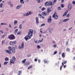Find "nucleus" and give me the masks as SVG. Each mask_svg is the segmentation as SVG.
<instances>
[{"mask_svg": "<svg viewBox=\"0 0 75 75\" xmlns=\"http://www.w3.org/2000/svg\"><path fill=\"white\" fill-rule=\"evenodd\" d=\"M26 60H27V59H23V60L22 61V63H23V64H25V62L26 61Z\"/></svg>", "mask_w": 75, "mask_h": 75, "instance_id": "21", "label": "nucleus"}, {"mask_svg": "<svg viewBox=\"0 0 75 75\" xmlns=\"http://www.w3.org/2000/svg\"><path fill=\"white\" fill-rule=\"evenodd\" d=\"M3 4L2 3H1V4L0 5V7L1 8H2V6H3Z\"/></svg>", "mask_w": 75, "mask_h": 75, "instance_id": "32", "label": "nucleus"}, {"mask_svg": "<svg viewBox=\"0 0 75 75\" xmlns=\"http://www.w3.org/2000/svg\"><path fill=\"white\" fill-rule=\"evenodd\" d=\"M66 45H68V42L67 41L66 43Z\"/></svg>", "mask_w": 75, "mask_h": 75, "instance_id": "53", "label": "nucleus"}, {"mask_svg": "<svg viewBox=\"0 0 75 75\" xmlns=\"http://www.w3.org/2000/svg\"><path fill=\"white\" fill-rule=\"evenodd\" d=\"M11 51L13 53H15L16 52V50H15V48H14V47H13L12 48V49Z\"/></svg>", "mask_w": 75, "mask_h": 75, "instance_id": "12", "label": "nucleus"}, {"mask_svg": "<svg viewBox=\"0 0 75 75\" xmlns=\"http://www.w3.org/2000/svg\"><path fill=\"white\" fill-rule=\"evenodd\" d=\"M37 59H35L34 60V61L35 62H37Z\"/></svg>", "mask_w": 75, "mask_h": 75, "instance_id": "56", "label": "nucleus"}, {"mask_svg": "<svg viewBox=\"0 0 75 75\" xmlns=\"http://www.w3.org/2000/svg\"><path fill=\"white\" fill-rule=\"evenodd\" d=\"M20 2L21 3H22V4H24V0H20Z\"/></svg>", "mask_w": 75, "mask_h": 75, "instance_id": "25", "label": "nucleus"}, {"mask_svg": "<svg viewBox=\"0 0 75 75\" xmlns=\"http://www.w3.org/2000/svg\"><path fill=\"white\" fill-rule=\"evenodd\" d=\"M52 42L53 43V44H55V42L54 41H52Z\"/></svg>", "mask_w": 75, "mask_h": 75, "instance_id": "58", "label": "nucleus"}, {"mask_svg": "<svg viewBox=\"0 0 75 75\" xmlns=\"http://www.w3.org/2000/svg\"><path fill=\"white\" fill-rule=\"evenodd\" d=\"M52 2L51 1H50L49 2H48V6H50V7H52Z\"/></svg>", "mask_w": 75, "mask_h": 75, "instance_id": "10", "label": "nucleus"}, {"mask_svg": "<svg viewBox=\"0 0 75 75\" xmlns=\"http://www.w3.org/2000/svg\"><path fill=\"white\" fill-rule=\"evenodd\" d=\"M52 8V7L50 6L49 7L47 8V14H49V13L51 12V11L50 10V9Z\"/></svg>", "mask_w": 75, "mask_h": 75, "instance_id": "6", "label": "nucleus"}, {"mask_svg": "<svg viewBox=\"0 0 75 75\" xmlns=\"http://www.w3.org/2000/svg\"><path fill=\"white\" fill-rule=\"evenodd\" d=\"M45 25V23H43L41 25V26L42 27V26H44Z\"/></svg>", "mask_w": 75, "mask_h": 75, "instance_id": "45", "label": "nucleus"}, {"mask_svg": "<svg viewBox=\"0 0 75 75\" xmlns=\"http://www.w3.org/2000/svg\"><path fill=\"white\" fill-rule=\"evenodd\" d=\"M45 10V8L43 7L41 9L42 11H44Z\"/></svg>", "mask_w": 75, "mask_h": 75, "instance_id": "43", "label": "nucleus"}, {"mask_svg": "<svg viewBox=\"0 0 75 75\" xmlns=\"http://www.w3.org/2000/svg\"><path fill=\"white\" fill-rule=\"evenodd\" d=\"M36 23H37L38 24V23H39V21L38 20V17H36Z\"/></svg>", "mask_w": 75, "mask_h": 75, "instance_id": "17", "label": "nucleus"}, {"mask_svg": "<svg viewBox=\"0 0 75 75\" xmlns=\"http://www.w3.org/2000/svg\"><path fill=\"white\" fill-rule=\"evenodd\" d=\"M68 12V10H67L65 11V13H64V14L62 16L64 17V16H65L67 14V13Z\"/></svg>", "mask_w": 75, "mask_h": 75, "instance_id": "13", "label": "nucleus"}, {"mask_svg": "<svg viewBox=\"0 0 75 75\" xmlns=\"http://www.w3.org/2000/svg\"><path fill=\"white\" fill-rule=\"evenodd\" d=\"M72 27H71V28H69V30H71V29H72Z\"/></svg>", "mask_w": 75, "mask_h": 75, "instance_id": "61", "label": "nucleus"}, {"mask_svg": "<svg viewBox=\"0 0 75 75\" xmlns=\"http://www.w3.org/2000/svg\"><path fill=\"white\" fill-rule=\"evenodd\" d=\"M6 37V34H4L2 36V37L3 38H4Z\"/></svg>", "mask_w": 75, "mask_h": 75, "instance_id": "38", "label": "nucleus"}, {"mask_svg": "<svg viewBox=\"0 0 75 75\" xmlns=\"http://www.w3.org/2000/svg\"><path fill=\"white\" fill-rule=\"evenodd\" d=\"M53 18H54L55 20H57V18H58V16H57V13H55L52 16Z\"/></svg>", "mask_w": 75, "mask_h": 75, "instance_id": "5", "label": "nucleus"}, {"mask_svg": "<svg viewBox=\"0 0 75 75\" xmlns=\"http://www.w3.org/2000/svg\"><path fill=\"white\" fill-rule=\"evenodd\" d=\"M62 66H60V71H61V70H62Z\"/></svg>", "mask_w": 75, "mask_h": 75, "instance_id": "57", "label": "nucleus"}, {"mask_svg": "<svg viewBox=\"0 0 75 75\" xmlns=\"http://www.w3.org/2000/svg\"><path fill=\"white\" fill-rule=\"evenodd\" d=\"M21 33V31H18L17 33V35H20Z\"/></svg>", "mask_w": 75, "mask_h": 75, "instance_id": "29", "label": "nucleus"}, {"mask_svg": "<svg viewBox=\"0 0 75 75\" xmlns=\"http://www.w3.org/2000/svg\"><path fill=\"white\" fill-rule=\"evenodd\" d=\"M73 4H75V1H73L72 2Z\"/></svg>", "mask_w": 75, "mask_h": 75, "instance_id": "62", "label": "nucleus"}, {"mask_svg": "<svg viewBox=\"0 0 75 75\" xmlns=\"http://www.w3.org/2000/svg\"><path fill=\"white\" fill-rule=\"evenodd\" d=\"M33 12L31 11L28 12L27 13H25L23 15L24 16H28V15L30 14H33Z\"/></svg>", "mask_w": 75, "mask_h": 75, "instance_id": "7", "label": "nucleus"}, {"mask_svg": "<svg viewBox=\"0 0 75 75\" xmlns=\"http://www.w3.org/2000/svg\"><path fill=\"white\" fill-rule=\"evenodd\" d=\"M38 16H39L40 17H41V16H42V15H41V13H39V14H38Z\"/></svg>", "mask_w": 75, "mask_h": 75, "instance_id": "47", "label": "nucleus"}, {"mask_svg": "<svg viewBox=\"0 0 75 75\" xmlns=\"http://www.w3.org/2000/svg\"><path fill=\"white\" fill-rule=\"evenodd\" d=\"M8 63V62H5L4 63V65H6V64H7Z\"/></svg>", "mask_w": 75, "mask_h": 75, "instance_id": "33", "label": "nucleus"}, {"mask_svg": "<svg viewBox=\"0 0 75 75\" xmlns=\"http://www.w3.org/2000/svg\"><path fill=\"white\" fill-rule=\"evenodd\" d=\"M62 53V52L61 51H60L59 52V54H61Z\"/></svg>", "mask_w": 75, "mask_h": 75, "instance_id": "60", "label": "nucleus"}, {"mask_svg": "<svg viewBox=\"0 0 75 75\" xmlns=\"http://www.w3.org/2000/svg\"><path fill=\"white\" fill-rule=\"evenodd\" d=\"M14 25H16L17 23V21H15L14 22Z\"/></svg>", "mask_w": 75, "mask_h": 75, "instance_id": "26", "label": "nucleus"}, {"mask_svg": "<svg viewBox=\"0 0 75 75\" xmlns=\"http://www.w3.org/2000/svg\"><path fill=\"white\" fill-rule=\"evenodd\" d=\"M57 0H54V3H56V2H57Z\"/></svg>", "mask_w": 75, "mask_h": 75, "instance_id": "50", "label": "nucleus"}, {"mask_svg": "<svg viewBox=\"0 0 75 75\" xmlns=\"http://www.w3.org/2000/svg\"><path fill=\"white\" fill-rule=\"evenodd\" d=\"M5 60H6V61H8V57H6L5 58Z\"/></svg>", "mask_w": 75, "mask_h": 75, "instance_id": "34", "label": "nucleus"}, {"mask_svg": "<svg viewBox=\"0 0 75 75\" xmlns=\"http://www.w3.org/2000/svg\"><path fill=\"white\" fill-rule=\"evenodd\" d=\"M62 57L63 58H64L65 57V53H63L62 54Z\"/></svg>", "mask_w": 75, "mask_h": 75, "instance_id": "19", "label": "nucleus"}, {"mask_svg": "<svg viewBox=\"0 0 75 75\" xmlns=\"http://www.w3.org/2000/svg\"><path fill=\"white\" fill-rule=\"evenodd\" d=\"M57 51H55L54 53H53V55H55V54H57Z\"/></svg>", "mask_w": 75, "mask_h": 75, "instance_id": "36", "label": "nucleus"}, {"mask_svg": "<svg viewBox=\"0 0 75 75\" xmlns=\"http://www.w3.org/2000/svg\"><path fill=\"white\" fill-rule=\"evenodd\" d=\"M15 31V32H16V33H17V32L18 31V29H16Z\"/></svg>", "mask_w": 75, "mask_h": 75, "instance_id": "46", "label": "nucleus"}, {"mask_svg": "<svg viewBox=\"0 0 75 75\" xmlns=\"http://www.w3.org/2000/svg\"><path fill=\"white\" fill-rule=\"evenodd\" d=\"M21 71H18V75H21Z\"/></svg>", "mask_w": 75, "mask_h": 75, "instance_id": "27", "label": "nucleus"}, {"mask_svg": "<svg viewBox=\"0 0 75 75\" xmlns=\"http://www.w3.org/2000/svg\"><path fill=\"white\" fill-rule=\"evenodd\" d=\"M45 5L46 7H47V6H48V2H46L45 3Z\"/></svg>", "mask_w": 75, "mask_h": 75, "instance_id": "20", "label": "nucleus"}, {"mask_svg": "<svg viewBox=\"0 0 75 75\" xmlns=\"http://www.w3.org/2000/svg\"><path fill=\"white\" fill-rule=\"evenodd\" d=\"M8 38L10 40H13L16 39V37L14 35H11L9 36Z\"/></svg>", "mask_w": 75, "mask_h": 75, "instance_id": "3", "label": "nucleus"}, {"mask_svg": "<svg viewBox=\"0 0 75 75\" xmlns=\"http://www.w3.org/2000/svg\"><path fill=\"white\" fill-rule=\"evenodd\" d=\"M30 68H32V66L31 65L29 66V67H28V69H30Z\"/></svg>", "mask_w": 75, "mask_h": 75, "instance_id": "30", "label": "nucleus"}, {"mask_svg": "<svg viewBox=\"0 0 75 75\" xmlns=\"http://www.w3.org/2000/svg\"><path fill=\"white\" fill-rule=\"evenodd\" d=\"M43 40H44V39L43 38H42L41 40H40L39 41V42H40V43L42 42V41H43Z\"/></svg>", "mask_w": 75, "mask_h": 75, "instance_id": "28", "label": "nucleus"}, {"mask_svg": "<svg viewBox=\"0 0 75 75\" xmlns=\"http://www.w3.org/2000/svg\"><path fill=\"white\" fill-rule=\"evenodd\" d=\"M61 6H62V7H63V8H64V4H61Z\"/></svg>", "mask_w": 75, "mask_h": 75, "instance_id": "51", "label": "nucleus"}, {"mask_svg": "<svg viewBox=\"0 0 75 75\" xmlns=\"http://www.w3.org/2000/svg\"><path fill=\"white\" fill-rule=\"evenodd\" d=\"M58 10H61V7H58Z\"/></svg>", "mask_w": 75, "mask_h": 75, "instance_id": "37", "label": "nucleus"}, {"mask_svg": "<svg viewBox=\"0 0 75 75\" xmlns=\"http://www.w3.org/2000/svg\"><path fill=\"white\" fill-rule=\"evenodd\" d=\"M0 33H1L2 34H3L4 33V32H3V31H2L1 30H0Z\"/></svg>", "mask_w": 75, "mask_h": 75, "instance_id": "52", "label": "nucleus"}, {"mask_svg": "<svg viewBox=\"0 0 75 75\" xmlns=\"http://www.w3.org/2000/svg\"><path fill=\"white\" fill-rule=\"evenodd\" d=\"M16 43H17V42L16 41H11L10 42V45H11L13 46L14 45V44H16Z\"/></svg>", "mask_w": 75, "mask_h": 75, "instance_id": "8", "label": "nucleus"}, {"mask_svg": "<svg viewBox=\"0 0 75 75\" xmlns=\"http://www.w3.org/2000/svg\"><path fill=\"white\" fill-rule=\"evenodd\" d=\"M51 21H52V20L51 19V17L50 16L48 19L47 22L49 23H51Z\"/></svg>", "mask_w": 75, "mask_h": 75, "instance_id": "11", "label": "nucleus"}, {"mask_svg": "<svg viewBox=\"0 0 75 75\" xmlns=\"http://www.w3.org/2000/svg\"><path fill=\"white\" fill-rule=\"evenodd\" d=\"M68 18L69 17V14H68L66 16Z\"/></svg>", "mask_w": 75, "mask_h": 75, "instance_id": "39", "label": "nucleus"}, {"mask_svg": "<svg viewBox=\"0 0 75 75\" xmlns=\"http://www.w3.org/2000/svg\"><path fill=\"white\" fill-rule=\"evenodd\" d=\"M25 64V65H30V62H26Z\"/></svg>", "mask_w": 75, "mask_h": 75, "instance_id": "24", "label": "nucleus"}, {"mask_svg": "<svg viewBox=\"0 0 75 75\" xmlns=\"http://www.w3.org/2000/svg\"><path fill=\"white\" fill-rule=\"evenodd\" d=\"M12 60H11L10 61V62L11 63V64L10 63V65H11V63L14 64V62L16 61V58H15V57H12Z\"/></svg>", "mask_w": 75, "mask_h": 75, "instance_id": "4", "label": "nucleus"}, {"mask_svg": "<svg viewBox=\"0 0 75 75\" xmlns=\"http://www.w3.org/2000/svg\"><path fill=\"white\" fill-rule=\"evenodd\" d=\"M21 6H22V5L17 6L16 8V9H19V8H20L21 7Z\"/></svg>", "mask_w": 75, "mask_h": 75, "instance_id": "18", "label": "nucleus"}, {"mask_svg": "<svg viewBox=\"0 0 75 75\" xmlns=\"http://www.w3.org/2000/svg\"><path fill=\"white\" fill-rule=\"evenodd\" d=\"M40 18H42V19H44V17L42 16H41L40 17Z\"/></svg>", "mask_w": 75, "mask_h": 75, "instance_id": "48", "label": "nucleus"}, {"mask_svg": "<svg viewBox=\"0 0 75 75\" xmlns=\"http://www.w3.org/2000/svg\"><path fill=\"white\" fill-rule=\"evenodd\" d=\"M37 2H38V3H40V0H36Z\"/></svg>", "mask_w": 75, "mask_h": 75, "instance_id": "44", "label": "nucleus"}, {"mask_svg": "<svg viewBox=\"0 0 75 75\" xmlns=\"http://www.w3.org/2000/svg\"><path fill=\"white\" fill-rule=\"evenodd\" d=\"M9 28H11V25L10 24L9 25Z\"/></svg>", "mask_w": 75, "mask_h": 75, "instance_id": "59", "label": "nucleus"}, {"mask_svg": "<svg viewBox=\"0 0 75 75\" xmlns=\"http://www.w3.org/2000/svg\"><path fill=\"white\" fill-rule=\"evenodd\" d=\"M37 47L38 49H39V48H41V47H40V45H38Z\"/></svg>", "mask_w": 75, "mask_h": 75, "instance_id": "42", "label": "nucleus"}, {"mask_svg": "<svg viewBox=\"0 0 75 75\" xmlns=\"http://www.w3.org/2000/svg\"><path fill=\"white\" fill-rule=\"evenodd\" d=\"M8 49H9V50H5V52H7V53L10 54H11V51L12 50V48H11V47L9 46L8 47Z\"/></svg>", "mask_w": 75, "mask_h": 75, "instance_id": "2", "label": "nucleus"}, {"mask_svg": "<svg viewBox=\"0 0 75 75\" xmlns=\"http://www.w3.org/2000/svg\"><path fill=\"white\" fill-rule=\"evenodd\" d=\"M69 49L68 48H67V49H66V51H67V52H69Z\"/></svg>", "mask_w": 75, "mask_h": 75, "instance_id": "35", "label": "nucleus"}, {"mask_svg": "<svg viewBox=\"0 0 75 75\" xmlns=\"http://www.w3.org/2000/svg\"><path fill=\"white\" fill-rule=\"evenodd\" d=\"M19 28L20 29L22 28V24H21L19 25Z\"/></svg>", "mask_w": 75, "mask_h": 75, "instance_id": "31", "label": "nucleus"}, {"mask_svg": "<svg viewBox=\"0 0 75 75\" xmlns=\"http://www.w3.org/2000/svg\"><path fill=\"white\" fill-rule=\"evenodd\" d=\"M2 43L3 44H4V41L3 40L2 42Z\"/></svg>", "mask_w": 75, "mask_h": 75, "instance_id": "64", "label": "nucleus"}, {"mask_svg": "<svg viewBox=\"0 0 75 75\" xmlns=\"http://www.w3.org/2000/svg\"><path fill=\"white\" fill-rule=\"evenodd\" d=\"M44 62L45 63V64H48V61H47L46 59L44 60Z\"/></svg>", "mask_w": 75, "mask_h": 75, "instance_id": "23", "label": "nucleus"}, {"mask_svg": "<svg viewBox=\"0 0 75 75\" xmlns=\"http://www.w3.org/2000/svg\"><path fill=\"white\" fill-rule=\"evenodd\" d=\"M18 48L21 49H23V48H24V42L22 43L21 47L20 46V45H19Z\"/></svg>", "mask_w": 75, "mask_h": 75, "instance_id": "9", "label": "nucleus"}, {"mask_svg": "<svg viewBox=\"0 0 75 75\" xmlns=\"http://www.w3.org/2000/svg\"><path fill=\"white\" fill-rule=\"evenodd\" d=\"M48 30L50 33H51V31H53V29L51 28H49L48 29Z\"/></svg>", "mask_w": 75, "mask_h": 75, "instance_id": "16", "label": "nucleus"}, {"mask_svg": "<svg viewBox=\"0 0 75 75\" xmlns=\"http://www.w3.org/2000/svg\"><path fill=\"white\" fill-rule=\"evenodd\" d=\"M28 31H29L28 33V35H26L24 38L25 41H27L28 40L30 39L31 37L33 35V30L32 29H29Z\"/></svg>", "mask_w": 75, "mask_h": 75, "instance_id": "1", "label": "nucleus"}, {"mask_svg": "<svg viewBox=\"0 0 75 75\" xmlns=\"http://www.w3.org/2000/svg\"><path fill=\"white\" fill-rule=\"evenodd\" d=\"M10 6L11 7H13V5L12 4H10Z\"/></svg>", "mask_w": 75, "mask_h": 75, "instance_id": "49", "label": "nucleus"}, {"mask_svg": "<svg viewBox=\"0 0 75 75\" xmlns=\"http://www.w3.org/2000/svg\"><path fill=\"white\" fill-rule=\"evenodd\" d=\"M38 62H39V63H40V60H38Z\"/></svg>", "mask_w": 75, "mask_h": 75, "instance_id": "63", "label": "nucleus"}, {"mask_svg": "<svg viewBox=\"0 0 75 75\" xmlns=\"http://www.w3.org/2000/svg\"><path fill=\"white\" fill-rule=\"evenodd\" d=\"M42 14L43 16H46L47 15V13L45 12H42Z\"/></svg>", "mask_w": 75, "mask_h": 75, "instance_id": "15", "label": "nucleus"}, {"mask_svg": "<svg viewBox=\"0 0 75 75\" xmlns=\"http://www.w3.org/2000/svg\"><path fill=\"white\" fill-rule=\"evenodd\" d=\"M42 29H41L40 30V32L41 33V34H42Z\"/></svg>", "mask_w": 75, "mask_h": 75, "instance_id": "41", "label": "nucleus"}, {"mask_svg": "<svg viewBox=\"0 0 75 75\" xmlns=\"http://www.w3.org/2000/svg\"><path fill=\"white\" fill-rule=\"evenodd\" d=\"M68 8L69 9L71 10L72 9V5L70 4H69L68 6Z\"/></svg>", "mask_w": 75, "mask_h": 75, "instance_id": "14", "label": "nucleus"}, {"mask_svg": "<svg viewBox=\"0 0 75 75\" xmlns=\"http://www.w3.org/2000/svg\"><path fill=\"white\" fill-rule=\"evenodd\" d=\"M11 1H9L8 2V4H9V5H10V4H11Z\"/></svg>", "mask_w": 75, "mask_h": 75, "instance_id": "54", "label": "nucleus"}, {"mask_svg": "<svg viewBox=\"0 0 75 75\" xmlns=\"http://www.w3.org/2000/svg\"><path fill=\"white\" fill-rule=\"evenodd\" d=\"M69 20V18L66 19H64L63 21H64V22H66L67 21H68V20Z\"/></svg>", "mask_w": 75, "mask_h": 75, "instance_id": "22", "label": "nucleus"}, {"mask_svg": "<svg viewBox=\"0 0 75 75\" xmlns=\"http://www.w3.org/2000/svg\"><path fill=\"white\" fill-rule=\"evenodd\" d=\"M53 47H54V48H56V47H57V45L55 44L54 45H53Z\"/></svg>", "mask_w": 75, "mask_h": 75, "instance_id": "40", "label": "nucleus"}, {"mask_svg": "<svg viewBox=\"0 0 75 75\" xmlns=\"http://www.w3.org/2000/svg\"><path fill=\"white\" fill-rule=\"evenodd\" d=\"M67 62V61H65L63 63L64 64H65Z\"/></svg>", "mask_w": 75, "mask_h": 75, "instance_id": "55", "label": "nucleus"}]
</instances>
